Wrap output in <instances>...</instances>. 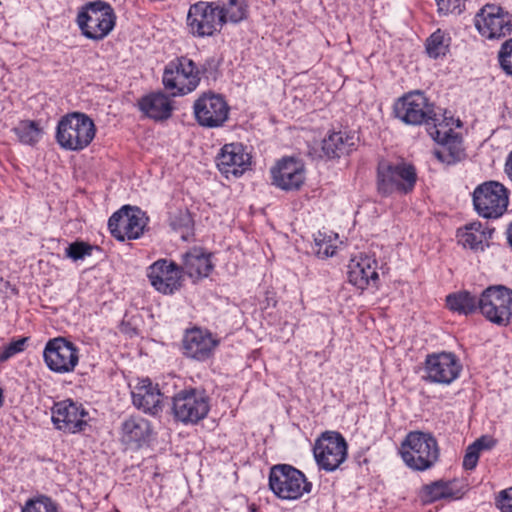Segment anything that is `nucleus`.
Returning a JSON list of instances; mask_svg holds the SVG:
<instances>
[{
  "label": "nucleus",
  "instance_id": "7ed1b4c3",
  "mask_svg": "<svg viewBox=\"0 0 512 512\" xmlns=\"http://www.w3.org/2000/svg\"><path fill=\"white\" fill-rule=\"evenodd\" d=\"M116 15L112 7L102 1L90 2L78 13L77 23L82 34L92 40H102L114 28Z\"/></svg>",
  "mask_w": 512,
  "mask_h": 512
},
{
  "label": "nucleus",
  "instance_id": "4c0bfd02",
  "mask_svg": "<svg viewBox=\"0 0 512 512\" xmlns=\"http://www.w3.org/2000/svg\"><path fill=\"white\" fill-rule=\"evenodd\" d=\"M27 340V337H23L3 346L0 351V362H5L17 353L24 351Z\"/></svg>",
  "mask_w": 512,
  "mask_h": 512
},
{
  "label": "nucleus",
  "instance_id": "20e7f679",
  "mask_svg": "<svg viewBox=\"0 0 512 512\" xmlns=\"http://www.w3.org/2000/svg\"><path fill=\"white\" fill-rule=\"evenodd\" d=\"M269 487L277 497L295 500L304 493H309L312 484L300 470L287 464H280L270 470Z\"/></svg>",
  "mask_w": 512,
  "mask_h": 512
},
{
  "label": "nucleus",
  "instance_id": "b1692460",
  "mask_svg": "<svg viewBox=\"0 0 512 512\" xmlns=\"http://www.w3.org/2000/svg\"><path fill=\"white\" fill-rule=\"evenodd\" d=\"M348 279L361 290L367 288L371 282L375 284L378 279L376 261L368 256L352 259L348 266Z\"/></svg>",
  "mask_w": 512,
  "mask_h": 512
},
{
  "label": "nucleus",
  "instance_id": "412c9836",
  "mask_svg": "<svg viewBox=\"0 0 512 512\" xmlns=\"http://www.w3.org/2000/svg\"><path fill=\"white\" fill-rule=\"evenodd\" d=\"M86 415L84 409L71 400L55 403L52 408L53 423L58 429L68 433L82 431L86 425Z\"/></svg>",
  "mask_w": 512,
  "mask_h": 512
},
{
  "label": "nucleus",
  "instance_id": "a878e982",
  "mask_svg": "<svg viewBox=\"0 0 512 512\" xmlns=\"http://www.w3.org/2000/svg\"><path fill=\"white\" fill-rule=\"evenodd\" d=\"M139 110L155 121L167 120L171 117L173 106L168 96L162 92L150 93L138 101Z\"/></svg>",
  "mask_w": 512,
  "mask_h": 512
},
{
  "label": "nucleus",
  "instance_id": "7c9ffc66",
  "mask_svg": "<svg viewBox=\"0 0 512 512\" xmlns=\"http://www.w3.org/2000/svg\"><path fill=\"white\" fill-rule=\"evenodd\" d=\"M218 14L222 18V26L228 22L238 23L244 20L248 15L247 4L245 0H216Z\"/></svg>",
  "mask_w": 512,
  "mask_h": 512
},
{
  "label": "nucleus",
  "instance_id": "393cba45",
  "mask_svg": "<svg viewBox=\"0 0 512 512\" xmlns=\"http://www.w3.org/2000/svg\"><path fill=\"white\" fill-rule=\"evenodd\" d=\"M133 404L146 413L157 414L162 406V394L149 379L141 380L132 391Z\"/></svg>",
  "mask_w": 512,
  "mask_h": 512
},
{
  "label": "nucleus",
  "instance_id": "a18cd8bd",
  "mask_svg": "<svg viewBox=\"0 0 512 512\" xmlns=\"http://www.w3.org/2000/svg\"><path fill=\"white\" fill-rule=\"evenodd\" d=\"M496 441L490 436H482L476 441H474L471 446L473 449H476L479 453L482 450L491 449L495 445Z\"/></svg>",
  "mask_w": 512,
  "mask_h": 512
},
{
  "label": "nucleus",
  "instance_id": "79ce46f5",
  "mask_svg": "<svg viewBox=\"0 0 512 512\" xmlns=\"http://www.w3.org/2000/svg\"><path fill=\"white\" fill-rule=\"evenodd\" d=\"M438 9L443 13L461 12L462 0H435Z\"/></svg>",
  "mask_w": 512,
  "mask_h": 512
},
{
  "label": "nucleus",
  "instance_id": "e433bc0d",
  "mask_svg": "<svg viewBox=\"0 0 512 512\" xmlns=\"http://www.w3.org/2000/svg\"><path fill=\"white\" fill-rule=\"evenodd\" d=\"M22 512H57V506L50 498L41 496L27 501Z\"/></svg>",
  "mask_w": 512,
  "mask_h": 512
},
{
  "label": "nucleus",
  "instance_id": "1a4fd4ad",
  "mask_svg": "<svg viewBox=\"0 0 512 512\" xmlns=\"http://www.w3.org/2000/svg\"><path fill=\"white\" fill-rule=\"evenodd\" d=\"M199 74L198 68L191 59L180 57L165 68L162 81L173 96L184 95L198 86Z\"/></svg>",
  "mask_w": 512,
  "mask_h": 512
},
{
  "label": "nucleus",
  "instance_id": "6e6552de",
  "mask_svg": "<svg viewBox=\"0 0 512 512\" xmlns=\"http://www.w3.org/2000/svg\"><path fill=\"white\" fill-rule=\"evenodd\" d=\"M415 168L406 163L381 161L378 165V191L382 195L408 193L416 183Z\"/></svg>",
  "mask_w": 512,
  "mask_h": 512
},
{
  "label": "nucleus",
  "instance_id": "c9c22d12",
  "mask_svg": "<svg viewBox=\"0 0 512 512\" xmlns=\"http://www.w3.org/2000/svg\"><path fill=\"white\" fill-rule=\"evenodd\" d=\"M449 44L441 30L434 32L426 41V51L432 58L445 55Z\"/></svg>",
  "mask_w": 512,
  "mask_h": 512
},
{
  "label": "nucleus",
  "instance_id": "f257e3e1",
  "mask_svg": "<svg viewBox=\"0 0 512 512\" xmlns=\"http://www.w3.org/2000/svg\"><path fill=\"white\" fill-rule=\"evenodd\" d=\"M400 454L409 468L425 471L438 461L439 446L430 433L413 431L408 433L402 442Z\"/></svg>",
  "mask_w": 512,
  "mask_h": 512
},
{
  "label": "nucleus",
  "instance_id": "9b49d317",
  "mask_svg": "<svg viewBox=\"0 0 512 512\" xmlns=\"http://www.w3.org/2000/svg\"><path fill=\"white\" fill-rule=\"evenodd\" d=\"M478 32L487 39H500L512 32V15L502 7L486 4L475 17Z\"/></svg>",
  "mask_w": 512,
  "mask_h": 512
},
{
  "label": "nucleus",
  "instance_id": "dca6fc26",
  "mask_svg": "<svg viewBox=\"0 0 512 512\" xmlns=\"http://www.w3.org/2000/svg\"><path fill=\"white\" fill-rule=\"evenodd\" d=\"M229 107L226 101L216 94H203L194 103L196 120L204 127H219L228 119Z\"/></svg>",
  "mask_w": 512,
  "mask_h": 512
},
{
  "label": "nucleus",
  "instance_id": "de8ad7c7",
  "mask_svg": "<svg viewBox=\"0 0 512 512\" xmlns=\"http://www.w3.org/2000/svg\"><path fill=\"white\" fill-rule=\"evenodd\" d=\"M507 239H508L510 246L512 247V223L509 225V227L507 229Z\"/></svg>",
  "mask_w": 512,
  "mask_h": 512
},
{
  "label": "nucleus",
  "instance_id": "6ab92c4d",
  "mask_svg": "<svg viewBox=\"0 0 512 512\" xmlns=\"http://www.w3.org/2000/svg\"><path fill=\"white\" fill-rule=\"evenodd\" d=\"M151 285L160 293L173 294L182 285L181 269L172 261L159 259L148 269Z\"/></svg>",
  "mask_w": 512,
  "mask_h": 512
},
{
  "label": "nucleus",
  "instance_id": "f704fd0d",
  "mask_svg": "<svg viewBox=\"0 0 512 512\" xmlns=\"http://www.w3.org/2000/svg\"><path fill=\"white\" fill-rule=\"evenodd\" d=\"M14 131L22 143L29 145L38 142L42 134V130L39 128L38 124L28 120L21 121Z\"/></svg>",
  "mask_w": 512,
  "mask_h": 512
},
{
  "label": "nucleus",
  "instance_id": "c85d7f7f",
  "mask_svg": "<svg viewBox=\"0 0 512 512\" xmlns=\"http://www.w3.org/2000/svg\"><path fill=\"white\" fill-rule=\"evenodd\" d=\"M212 267L209 255L200 249H193L185 254L182 270L189 277L199 279L207 277Z\"/></svg>",
  "mask_w": 512,
  "mask_h": 512
},
{
  "label": "nucleus",
  "instance_id": "0eeeda50",
  "mask_svg": "<svg viewBox=\"0 0 512 512\" xmlns=\"http://www.w3.org/2000/svg\"><path fill=\"white\" fill-rule=\"evenodd\" d=\"M397 118L410 125H438V115L422 92L415 91L401 97L394 105Z\"/></svg>",
  "mask_w": 512,
  "mask_h": 512
},
{
  "label": "nucleus",
  "instance_id": "aec40b11",
  "mask_svg": "<svg viewBox=\"0 0 512 512\" xmlns=\"http://www.w3.org/2000/svg\"><path fill=\"white\" fill-rule=\"evenodd\" d=\"M273 184L286 191L298 190L305 180L304 164L293 157L283 158L271 170Z\"/></svg>",
  "mask_w": 512,
  "mask_h": 512
},
{
  "label": "nucleus",
  "instance_id": "bb28decb",
  "mask_svg": "<svg viewBox=\"0 0 512 512\" xmlns=\"http://www.w3.org/2000/svg\"><path fill=\"white\" fill-rule=\"evenodd\" d=\"M358 137L348 132H333L322 141V151L328 158H339L352 152Z\"/></svg>",
  "mask_w": 512,
  "mask_h": 512
},
{
  "label": "nucleus",
  "instance_id": "58836bf2",
  "mask_svg": "<svg viewBox=\"0 0 512 512\" xmlns=\"http://www.w3.org/2000/svg\"><path fill=\"white\" fill-rule=\"evenodd\" d=\"M498 57L502 69L512 76V39L502 44Z\"/></svg>",
  "mask_w": 512,
  "mask_h": 512
},
{
  "label": "nucleus",
  "instance_id": "cd10ccee",
  "mask_svg": "<svg viewBox=\"0 0 512 512\" xmlns=\"http://www.w3.org/2000/svg\"><path fill=\"white\" fill-rule=\"evenodd\" d=\"M151 429L147 420L130 417L122 424L121 441L130 448H140L148 439Z\"/></svg>",
  "mask_w": 512,
  "mask_h": 512
},
{
  "label": "nucleus",
  "instance_id": "4be33fe9",
  "mask_svg": "<svg viewBox=\"0 0 512 512\" xmlns=\"http://www.w3.org/2000/svg\"><path fill=\"white\" fill-rule=\"evenodd\" d=\"M251 163L250 155L238 143L226 144L217 158V167L227 178L242 175Z\"/></svg>",
  "mask_w": 512,
  "mask_h": 512
},
{
  "label": "nucleus",
  "instance_id": "49530a36",
  "mask_svg": "<svg viewBox=\"0 0 512 512\" xmlns=\"http://www.w3.org/2000/svg\"><path fill=\"white\" fill-rule=\"evenodd\" d=\"M504 172L507 175L508 179L512 183V151L508 154L505 165Z\"/></svg>",
  "mask_w": 512,
  "mask_h": 512
},
{
  "label": "nucleus",
  "instance_id": "c03bdc74",
  "mask_svg": "<svg viewBox=\"0 0 512 512\" xmlns=\"http://www.w3.org/2000/svg\"><path fill=\"white\" fill-rule=\"evenodd\" d=\"M497 506L501 512H512V487L500 493Z\"/></svg>",
  "mask_w": 512,
  "mask_h": 512
},
{
  "label": "nucleus",
  "instance_id": "2f4dec72",
  "mask_svg": "<svg viewBox=\"0 0 512 512\" xmlns=\"http://www.w3.org/2000/svg\"><path fill=\"white\" fill-rule=\"evenodd\" d=\"M455 493L450 482L438 480L424 485L420 491V499L423 503H432L441 499L454 498Z\"/></svg>",
  "mask_w": 512,
  "mask_h": 512
},
{
  "label": "nucleus",
  "instance_id": "ea45409f",
  "mask_svg": "<svg viewBox=\"0 0 512 512\" xmlns=\"http://www.w3.org/2000/svg\"><path fill=\"white\" fill-rule=\"evenodd\" d=\"M92 247L85 242H74L66 249V256L77 261L91 254Z\"/></svg>",
  "mask_w": 512,
  "mask_h": 512
},
{
  "label": "nucleus",
  "instance_id": "f03ea898",
  "mask_svg": "<svg viewBox=\"0 0 512 512\" xmlns=\"http://www.w3.org/2000/svg\"><path fill=\"white\" fill-rule=\"evenodd\" d=\"M95 133V124L89 116L73 112L63 116L58 122L56 139L62 148L80 151L92 142Z\"/></svg>",
  "mask_w": 512,
  "mask_h": 512
},
{
  "label": "nucleus",
  "instance_id": "39448f33",
  "mask_svg": "<svg viewBox=\"0 0 512 512\" xmlns=\"http://www.w3.org/2000/svg\"><path fill=\"white\" fill-rule=\"evenodd\" d=\"M472 196L476 212L487 219L501 217L509 204V190L498 181L481 183L474 189Z\"/></svg>",
  "mask_w": 512,
  "mask_h": 512
},
{
  "label": "nucleus",
  "instance_id": "473e14b6",
  "mask_svg": "<svg viewBox=\"0 0 512 512\" xmlns=\"http://www.w3.org/2000/svg\"><path fill=\"white\" fill-rule=\"evenodd\" d=\"M478 299L479 298H476L468 291H461L455 294L448 295L446 298V302L450 310L457 311L463 314H469L479 309Z\"/></svg>",
  "mask_w": 512,
  "mask_h": 512
},
{
  "label": "nucleus",
  "instance_id": "a211bd4d",
  "mask_svg": "<svg viewBox=\"0 0 512 512\" xmlns=\"http://www.w3.org/2000/svg\"><path fill=\"white\" fill-rule=\"evenodd\" d=\"M430 136L440 144L435 150V157L448 165L460 161L464 156L461 139L453 132L451 128L439 123L428 129Z\"/></svg>",
  "mask_w": 512,
  "mask_h": 512
},
{
  "label": "nucleus",
  "instance_id": "f8f14e48",
  "mask_svg": "<svg viewBox=\"0 0 512 512\" xmlns=\"http://www.w3.org/2000/svg\"><path fill=\"white\" fill-rule=\"evenodd\" d=\"M314 457L320 468L336 470L347 457V443L337 432H325L314 445Z\"/></svg>",
  "mask_w": 512,
  "mask_h": 512
},
{
  "label": "nucleus",
  "instance_id": "72a5a7b5",
  "mask_svg": "<svg viewBox=\"0 0 512 512\" xmlns=\"http://www.w3.org/2000/svg\"><path fill=\"white\" fill-rule=\"evenodd\" d=\"M170 225L180 234L182 240L187 241L193 235V219L187 210H179L170 217Z\"/></svg>",
  "mask_w": 512,
  "mask_h": 512
},
{
  "label": "nucleus",
  "instance_id": "a19ab883",
  "mask_svg": "<svg viewBox=\"0 0 512 512\" xmlns=\"http://www.w3.org/2000/svg\"><path fill=\"white\" fill-rule=\"evenodd\" d=\"M315 245L317 247L316 253L319 257L326 258L335 253L336 247L330 241H327L321 233H318L315 237Z\"/></svg>",
  "mask_w": 512,
  "mask_h": 512
},
{
  "label": "nucleus",
  "instance_id": "5701e85b",
  "mask_svg": "<svg viewBox=\"0 0 512 512\" xmlns=\"http://www.w3.org/2000/svg\"><path fill=\"white\" fill-rule=\"evenodd\" d=\"M218 341L209 332L199 328L188 330L183 338V349L186 356L205 360L212 355Z\"/></svg>",
  "mask_w": 512,
  "mask_h": 512
},
{
  "label": "nucleus",
  "instance_id": "9d476101",
  "mask_svg": "<svg viewBox=\"0 0 512 512\" xmlns=\"http://www.w3.org/2000/svg\"><path fill=\"white\" fill-rule=\"evenodd\" d=\"M43 358L47 367L59 374L71 373L79 362V350L64 337L50 339L44 348Z\"/></svg>",
  "mask_w": 512,
  "mask_h": 512
},
{
  "label": "nucleus",
  "instance_id": "2eb2a0df",
  "mask_svg": "<svg viewBox=\"0 0 512 512\" xmlns=\"http://www.w3.org/2000/svg\"><path fill=\"white\" fill-rule=\"evenodd\" d=\"M111 234L118 240L139 238L145 227L144 216L139 209L124 206L108 221Z\"/></svg>",
  "mask_w": 512,
  "mask_h": 512
},
{
  "label": "nucleus",
  "instance_id": "f3484780",
  "mask_svg": "<svg viewBox=\"0 0 512 512\" xmlns=\"http://www.w3.org/2000/svg\"><path fill=\"white\" fill-rule=\"evenodd\" d=\"M425 369L429 381L450 384L459 376L462 366L453 353L441 352L427 356Z\"/></svg>",
  "mask_w": 512,
  "mask_h": 512
},
{
  "label": "nucleus",
  "instance_id": "c756f323",
  "mask_svg": "<svg viewBox=\"0 0 512 512\" xmlns=\"http://www.w3.org/2000/svg\"><path fill=\"white\" fill-rule=\"evenodd\" d=\"M492 233L493 230H484L481 222H473L458 229L457 238L463 247L476 250L478 248L483 249L482 243L490 238Z\"/></svg>",
  "mask_w": 512,
  "mask_h": 512
},
{
  "label": "nucleus",
  "instance_id": "37998d69",
  "mask_svg": "<svg viewBox=\"0 0 512 512\" xmlns=\"http://www.w3.org/2000/svg\"><path fill=\"white\" fill-rule=\"evenodd\" d=\"M479 454L480 453L476 449H473L472 446L469 445L463 459V467L466 470H473L478 463Z\"/></svg>",
  "mask_w": 512,
  "mask_h": 512
},
{
  "label": "nucleus",
  "instance_id": "423d86ee",
  "mask_svg": "<svg viewBox=\"0 0 512 512\" xmlns=\"http://www.w3.org/2000/svg\"><path fill=\"white\" fill-rule=\"evenodd\" d=\"M478 308L490 322L509 325L512 322V290L504 286L486 288L478 299Z\"/></svg>",
  "mask_w": 512,
  "mask_h": 512
},
{
  "label": "nucleus",
  "instance_id": "4468645a",
  "mask_svg": "<svg viewBox=\"0 0 512 512\" xmlns=\"http://www.w3.org/2000/svg\"><path fill=\"white\" fill-rule=\"evenodd\" d=\"M173 413L184 423H197L209 412V399L203 393L194 389L184 390L173 398Z\"/></svg>",
  "mask_w": 512,
  "mask_h": 512
},
{
  "label": "nucleus",
  "instance_id": "ddd939ff",
  "mask_svg": "<svg viewBox=\"0 0 512 512\" xmlns=\"http://www.w3.org/2000/svg\"><path fill=\"white\" fill-rule=\"evenodd\" d=\"M215 1H199L190 6L187 14V26L190 33L197 37L212 36L222 28Z\"/></svg>",
  "mask_w": 512,
  "mask_h": 512
}]
</instances>
